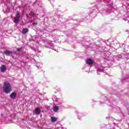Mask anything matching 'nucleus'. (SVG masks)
Masks as SVG:
<instances>
[{
    "mask_svg": "<svg viewBox=\"0 0 129 129\" xmlns=\"http://www.w3.org/2000/svg\"><path fill=\"white\" fill-rule=\"evenodd\" d=\"M3 91L5 93H11V91H12V86H11L10 83L8 82L5 83L3 86Z\"/></svg>",
    "mask_w": 129,
    "mask_h": 129,
    "instance_id": "f257e3e1",
    "label": "nucleus"
},
{
    "mask_svg": "<svg viewBox=\"0 0 129 129\" xmlns=\"http://www.w3.org/2000/svg\"><path fill=\"white\" fill-rule=\"evenodd\" d=\"M21 18V15L20 14V12H18L15 16V17L13 18V22L15 24H19V22H20V19Z\"/></svg>",
    "mask_w": 129,
    "mask_h": 129,
    "instance_id": "f03ea898",
    "label": "nucleus"
},
{
    "mask_svg": "<svg viewBox=\"0 0 129 129\" xmlns=\"http://www.w3.org/2000/svg\"><path fill=\"white\" fill-rule=\"evenodd\" d=\"M1 72H6V71H7V67H6V66L5 65H2L1 68Z\"/></svg>",
    "mask_w": 129,
    "mask_h": 129,
    "instance_id": "7ed1b4c3",
    "label": "nucleus"
},
{
    "mask_svg": "<svg viewBox=\"0 0 129 129\" xmlns=\"http://www.w3.org/2000/svg\"><path fill=\"white\" fill-rule=\"evenodd\" d=\"M10 97L12 99H15L16 97H17V93L15 92L12 93L10 95Z\"/></svg>",
    "mask_w": 129,
    "mask_h": 129,
    "instance_id": "20e7f679",
    "label": "nucleus"
},
{
    "mask_svg": "<svg viewBox=\"0 0 129 129\" xmlns=\"http://www.w3.org/2000/svg\"><path fill=\"white\" fill-rule=\"evenodd\" d=\"M3 54H5L6 56H10V55H12L13 54V51H5L3 52Z\"/></svg>",
    "mask_w": 129,
    "mask_h": 129,
    "instance_id": "39448f33",
    "label": "nucleus"
},
{
    "mask_svg": "<svg viewBox=\"0 0 129 129\" xmlns=\"http://www.w3.org/2000/svg\"><path fill=\"white\" fill-rule=\"evenodd\" d=\"M28 32L29 29L24 28L23 29L22 33V34H23V35H25V34H27V33H28Z\"/></svg>",
    "mask_w": 129,
    "mask_h": 129,
    "instance_id": "423d86ee",
    "label": "nucleus"
},
{
    "mask_svg": "<svg viewBox=\"0 0 129 129\" xmlns=\"http://www.w3.org/2000/svg\"><path fill=\"white\" fill-rule=\"evenodd\" d=\"M87 64H88V65H92L93 64V61H92V59L89 58L86 60Z\"/></svg>",
    "mask_w": 129,
    "mask_h": 129,
    "instance_id": "0eeeda50",
    "label": "nucleus"
},
{
    "mask_svg": "<svg viewBox=\"0 0 129 129\" xmlns=\"http://www.w3.org/2000/svg\"><path fill=\"white\" fill-rule=\"evenodd\" d=\"M123 19L124 21H125L126 22L127 21L128 23H129V17H128V15H125L124 16V17H123Z\"/></svg>",
    "mask_w": 129,
    "mask_h": 129,
    "instance_id": "6e6552de",
    "label": "nucleus"
},
{
    "mask_svg": "<svg viewBox=\"0 0 129 129\" xmlns=\"http://www.w3.org/2000/svg\"><path fill=\"white\" fill-rule=\"evenodd\" d=\"M35 112L36 114L39 115L40 114V112H41V109L39 108H36L35 110Z\"/></svg>",
    "mask_w": 129,
    "mask_h": 129,
    "instance_id": "1a4fd4ad",
    "label": "nucleus"
},
{
    "mask_svg": "<svg viewBox=\"0 0 129 129\" xmlns=\"http://www.w3.org/2000/svg\"><path fill=\"white\" fill-rule=\"evenodd\" d=\"M53 110L54 112H57L58 110H59V106H54L53 108Z\"/></svg>",
    "mask_w": 129,
    "mask_h": 129,
    "instance_id": "9d476101",
    "label": "nucleus"
},
{
    "mask_svg": "<svg viewBox=\"0 0 129 129\" xmlns=\"http://www.w3.org/2000/svg\"><path fill=\"white\" fill-rule=\"evenodd\" d=\"M34 15L35 14L33 12H31L29 14H27L26 17L30 19V18H32V17H34Z\"/></svg>",
    "mask_w": 129,
    "mask_h": 129,
    "instance_id": "9b49d317",
    "label": "nucleus"
},
{
    "mask_svg": "<svg viewBox=\"0 0 129 129\" xmlns=\"http://www.w3.org/2000/svg\"><path fill=\"white\" fill-rule=\"evenodd\" d=\"M51 120L52 122H55V121H57V118L54 116H52L51 117Z\"/></svg>",
    "mask_w": 129,
    "mask_h": 129,
    "instance_id": "f8f14e48",
    "label": "nucleus"
},
{
    "mask_svg": "<svg viewBox=\"0 0 129 129\" xmlns=\"http://www.w3.org/2000/svg\"><path fill=\"white\" fill-rule=\"evenodd\" d=\"M100 72H104V71H103V70H101L100 69H98L97 70V74H99V73Z\"/></svg>",
    "mask_w": 129,
    "mask_h": 129,
    "instance_id": "ddd939ff",
    "label": "nucleus"
},
{
    "mask_svg": "<svg viewBox=\"0 0 129 129\" xmlns=\"http://www.w3.org/2000/svg\"><path fill=\"white\" fill-rule=\"evenodd\" d=\"M15 6H16V3H13L12 4H11V7H12L13 10H14V9H15Z\"/></svg>",
    "mask_w": 129,
    "mask_h": 129,
    "instance_id": "4468645a",
    "label": "nucleus"
},
{
    "mask_svg": "<svg viewBox=\"0 0 129 129\" xmlns=\"http://www.w3.org/2000/svg\"><path fill=\"white\" fill-rule=\"evenodd\" d=\"M32 25L33 26H37V25H38V23L37 22H33Z\"/></svg>",
    "mask_w": 129,
    "mask_h": 129,
    "instance_id": "2eb2a0df",
    "label": "nucleus"
},
{
    "mask_svg": "<svg viewBox=\"0 0 129 129\" xmlns=\"http://www.w3.org/2000/svg\"><path fill=\"white\" fill-rule=\"evenodd\" d=\"M102 1H103V2H104V0H97V2H98V3H101L102 2Z\"/></svg>",
    "mask_w": 129,
    "mask_h": 129,
    "instance_id": "dca6fc26",
    "label": "nucleus"
},
{
    "mask_svg": "<svg viewBox=\"0 0 129 129\" xmlns=\"http://www.w3.org/2000/svg\"><path fill=\"white\" fill-rule=\"evenodd\" d=\"M17 51H18V52H20V51H22V48H18L17 49Z\"/></svg>",
    "mask_w": 129,
    "mask_h": 129,
    "instance_id": "f3484780",
    "label": "nucleus"
},
{
    "mask_svg": "<svg viewBox=\"0 0 129 129\" xmlns=\"http://www.w3.org/2000/svg\"><path fill=\"white\" fill-rule=\"evenodd\" d=\"M11 2V0H6V3H7V4H10Z\"/></svg>",
    "mask_w": 129,
    "mask_h": 129,
    "instance_id": "a211bd4d",
    "label": "nucleus"
},
{
    "mask_svg": "<svg viewBox=\"0 0 129 129\" xmlns=\"http://www.w3.org/2000/svg\"><path fill=\"white\" fill-rule=\"evenodd\" d=\"M58 104V105H61L62 104V103H59L58 104Z\"/></svg>",
    "mask_w": 129,
    "mask_h": 129,
    "instance_id": "6ab92c4d",
    "label": "nucleus"
},
{
    "mask_svg": "<svg viewBox=\"0 0 129 129\" xmlns=\"http://www.w3.org/2000/svg\"><path fill=\"white\" fill-rule=\"evenodd\" d=\"M92 13H95V10H94L93 11H92Z\"/></svg>",
    "mask_w": 129,
    "mask_h": 129,
    "instance_id": "aec40b11",
    "label": "nucleus"
},
{
    "mask_svg": "<svg viewBox=\"0 0 129 129\" xmlns=\"http://www.w3.org/2000/svg\"><path fill=\"white\" fill-rule=\"evenodd\" d=\"M105 7V6H102V8H104Z\"/></svg>",
    "mask_w": 129,
    "mask_h": 129,
    "instance_id": "412c9836",
    "label": "nucleus"
},
{
    "mask_svg": "<svg viewBox=\"0 0 129 129\" xmlns=\"http://www.w3.org/2000/svg\"><path fill=\"white\" fill-rule=\"evenodd\" d=\"M37 68H39V67L38 66H37Z\"/></svg>",
    "mask_w": 129,
    "mask_h": 129,
    "instance_id": "4be33fe9",
    "label": "nucleus"
},
{
    "mask_svg": "<svg viewBox=\"0 0 129 129\" xmlns=\"http://www.w3.org/2000/svg\"><path fill=\"white\" fill-rule=\"evenodd\" d=\"M72 1H74V0H72Z\"/></svg>",
    "mask_w": 129,
    "mask_h": 129,
    "instance_id": "5701e85b",
    "label": "nucleus"
}]
</instances>
